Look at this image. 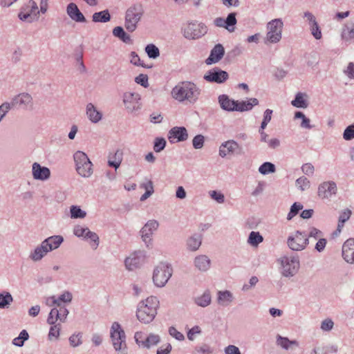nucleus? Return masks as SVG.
I'll list each match as a JSON object with an SVG mask.
<instances>
[{"instance_id":"ddd939ff","label":"nucleus","mask_w":354,"mask_h":354,"mask_svg":"<svg viewBox=\"0 0 354 354\" xmlns=\"http://www.w3.org/2000/svg\"><path fill=\"white\" fill-rule=\"evenodd\" d=\"M10 108L18 107L22 109H31L33 106L32 96L27 93H22L12 97L10 102Z\"/></svg>"},{"instance_id":"6e6552de","label":"nucleus","mask_w":354,"mask_h":354,"mask_svg":"<svg viewBox=\"0 0 354 354\" xmlns=\"http://www.w3.org/2000/svg\"><path fill=\"white\" fill-rule=\"evenodd\" d=\"M309 244L308 234L305 232L297 230L287 239L288 248L293 251L304 250Z\"/></svg>"},{"instance_id":"c85d7f7f","label":"nucleus","mask_w":354,"mask_h":354,"mask_svg":"<svg viewBox=\"0 0 354 354\" xmlns=\"http://www.w3.org/2000/svg\"><path fill=\"white\" fill-rule=\"evenodd\" d=\"M202 243V236L201 234H194L187 240V247L190 251L194 252L198 250Z\"/></svg>"},{"instance_id":"cd10ccee","label":"nucleus","mask_w":354,"mask_h":354,"mask_svg":"<svg viewBox=\"0 0 354 354\" xmlns=\"http://www.w3.org/2000/svg\"><path fill=\"white\" fill-rule=\"evenodd\" d=\"M217 295V302L222 306H229L234 299L233 294L229 290H220L218 292Z\"/></svg>"},{"instance_id":"6e6d98bb","label":"nucleus","mask_w":354,"mask_h":354,"mask_svg":"<svg viewBox=\"0 0 354 354\" xmlns=\"http://www.w3.org/2000/svg\"><path fill=\"white\" fill-rule=\"evenodd\" d=\"M84 238L90 239L91 241L94 243V249H96L99 245V236L95 232L90 231L89 229L88 230V231H86Z\"/></svg>"},{"instance_id":"8fccbe9b","label":"nucleus","mask_w":354,"mask_h":354,"mask_svg":"<svg viewBox=\"0 0 354 354\" xmlns=\"http://www.w3.org/2000/svg\"><path fill=\"white\" fill-rule=\"evenodd\" d=\"M61 330V324H57L51 325V327L50 328L49 333H48V338L49 339H52L53 337H55V339H58Z\"/></svg>"},{"instance_id":"393cba45","label":"nucleus","mask_w":354,"mask_h":354,"mask_svg":"<svg viewBox=\"0 0 354 354\" xmlns=\"http://www.w3.org/2000/svg\"><path fill=\"white\" fill-rule=\"evenodd\" d=\"M63 241L64 238L62 236L54 235L44 239L42 242L46 248H47L48 252H50L58 248Z\"/></svg>"},{"instance_id":"a211bd4d","label":"nucleus","mask_w":354,"mask_h":354,"mask_svg":"<svg viewBox=\"0 0 354 354\" xmlns=\"http://www.w3.org/2000/svg\"><path fill=\"white\" fill-rule=\"evenodd\" d=\"M32 174L35 180L45 181L50 178V170L38 162H34L32 165Z\"/></svg>"},{"instance_id":"6ab92c4d","label":"nucleus","mask_w":354,"mask_h":354,"mask_svg":"<svg viewBox=\"0 0 354 354\" xmlns=\"http://www.w3.org/2000/svg\"><path fill=\"white\" fill-rule=\"evenodd\" d=\"M342 257L348 263L354 264V239L350 238L344 243Z\"/></svg>"},{"instance_id":"0e129e2a","label":"nucleus","mask_w":354,"mask_h":354,"mask_svg":"<svg viewBox=\"0 0 354 354\" xmlns=\"http://www.w3.org/2000/svg\"><path fill=\"white\" fill-rule=\"evenodd\" d=\"M309 27L312 35L316 39H320L322 37V31L317 23H316L315 25H311Z\"/></svg>"},{"instance_id":"f8f14e48","label":"nucleus","mask_w":354,"mask_h":354,"mask_svg":"<svg viewBox=\"0 0 354 354\" xmlns=\"http://www.w3.org/2000/svg\"><path fill=\"white\" fill-rule=\"evenodd\" d=\"M146 258L145 251L138 250L132 253L124 261L126 268L129 270H133L140 268L144 263Z\"/></svg>"},{"instance_id":"ea45409f","label":"nucleus","mask_w":354,"mask_h":354,"mask_svg":"<svg viewBox=\"0 0 354 354\" xmlns=\"http://www.w3.org/2000/svg\"><path fill=\"white\" fill-rule=\"evenodd\" d=\"M351 215V211L348 209H344L339 215L338 219V224L337 231L340 232L342 231V228L344 227V225L346 221H347Z\"/></svg>"},{"instance_id":"0eeeda50","label":"nucleus","mask_w":354,"mask_h":354,"mask_svg":"<svg viewBox=\"0 0 354 354\" xmlns=\"http://www.w3.org/2000/svg\"><path fill=\"white\" fill-rule=\"evenodd\" d=\"M172 275V268L165 263H160L154 269L153 281L158 287H163Z\"/></svg>"},{"instance_id":"4d7b16f0","label":"nucleus","mask_w":354,"mask_h":354,"mask_svg":"<svg viewBox=\"0 0 354 354\" xmlns=\"http://www.w3.org/2000/svg\"><path fill=\"white\" fill-rule=\"evenodd\" d=\"M236 111H246L252 109V104H250L249 101H236Z\"/></svg>"},{"instance_id":"7ed1b4c3","label":"nucleus","mask_w":354,"mask_h":354,"mask_svg":"<svg viewBox=\"0 0 354 354\" xmlns=\"http://www.w3.org/2000/svg\"><path fill=\"white\" fill-rule=\"evenodd\" d=\"M111 342L118 354H128L126 335L118 322H113L110 331Z\"/></svg>"},{"instance_id":"e2e57ef3","label":"nucleus","mask_w":354,"mask_h":354,"mask_svg":"<svg viewBox=\"0 0 354 354\" xmlns=\"http://www.w3.org/2000/svg\"><path fill=\"white\" fill-rule=\"evenodd\" d=\"M195 351L198 353L201 354H211L213 352V350L211 348V347L206 344H203L201 346H197L195 347Z\"/></svg>"},{"instance_id":"4468645a","label":"nucleus","mask_w":354,"mask_h":354,"mask_svg":"<svg viewBox=\"0 0 354 354\" xmlns=\"http://www.w3.org/2000/svg\"><path fill=\"white\" fill-rule=\"evenodd\" d=\"M229 78L228 73L218 67H214L206 72L204 79L211 83L222 84Z\"/></svg>"},{"instance_id":"39448f33","label":"nucleus","mask_w":354,"mask_h":354,"mask_svg":"<svg viewBox=\"0 0 354 354\" xmlns=\"http://www.w3.org/2000/svg\"><path fill=\"white\" fill-rule=\"evenodd\" d=\"M73 159L79 175L84 178H88L93 174V164L84 152L77 151L74 153Z\"/></svg>"},{"instance_id":"f3484780","label":"nucleus","mask_w":354,"mask_h":354,"mask_svg":"<svg viewBox=\"0 0 354 354\" xmlns=\"http://www.w3.org/2000/svg\"><path fill=\"white\" fill-rule=\"evenodd\" d=\"M140 100V95L137 93L127 92L123 95V103L126 109L129 112H133L139 109L138 102Z\"/></svg>"},{"instance_id":"9d476101","label":"nucleus","mask_w":354,"mask_h":354,"mask_svg":"<svg viewBox=\"0 0 354 354\" xmlns=\"http://www.w3.org/2000/svg\"><path fill=\"white\" fill-rule=\"evenodd\" d=\"M207 26L202 23H189L183 29V36L189 39L201 37L207 32Z\"/></svg>"},{"instance_id":"c03bdc74","label":"nucleus","mask_w":354,"mask_h":354,"mask_svg":"<svg viewBox=\"0 0 354 354\" xmlns=\"http://www.w3.org/2000/svg\"><path fill=\"white\" fill-rule=\"evenodd\" d=\"M275 170V165L270 162L263 163L259 168V171L263 175L274 173Z\"/></svg>"},{"instance_id":"774afa93","label":"nucleus","mask_w":354,"mask_h":354,"mask_svg":"<svg viewBox=\"0 0 354 354\" xmlns=\"http://www.w3.org/2000/svg\"><path fill=\"white\" fill-rule=\"evenodd\" d=\"M322 232L318 230L317 228L312 227L309 229V233L308 234V239L311 237L315 239H319L320 238L322 237Z\"/></svg>"},{"instance_id":"338daca9","label":"nucleus","mask_w":354,"mask_h":354,"mask_svg":"<svg viewBox=\"0 0 354 354\" xmlns=\"http://www.w3.org/2000/svg\"><path fill=\"white\" fill-rule=\"evenodd\" d=\"M302 172L308 176H312L315 172V167L311 163H305L301 166Z\"/></svg>"},{"instance_id":"f704fd0d","label":"nucleus","mask_w":354,"mask_h":354,"mask_svg":"<svg viewBox=\"0 0 354 354\" xmlns=\"http://www.w3.org/2000/svg\"><path fill=\"white\" fill-rule=\"evenodd\" d=\"M342 38L345 41L354 40V24H346L342 30Z\"/></svg>"},{"instance_id":"dca6fc26","label":"nucleus","mask_w":354,"mask_h":354,"mask_svg":"<svg viewBox=\"0 0 354 354\" xmlns=\"http://www.w3.org/2000/svg\"><path fill=\"white\" fill-rule=\"evenodd\" d=\"M187 138V131L184 127H174L168 132V140L171 143L185 141Z\"/></svg>"},{"instance_id":"412c9836","label":"nucleus","mask_w":354,"mask_h":354,"mask_svg":"<svg viewBox=\"0 0 354 354\" xmlns=\"http://www.w3.org/2000/svg\"><path fill=\"white\" fill-rule=\"evenodd\" d=\"M225 54V49L222 44H218L211 50L209 57L205 59L207 65L218 62Z\"/></svg>"},{"instance_id":"3c124183","label":"nucleus","mask_w":354,"mask_h":354,"mask_svg":"<svg viewBox=\"0 0 354 354\" xmlns=\"http://www.w3.org/2000/svg\"><path fill=\"white\" fill-rule=\"evenodd\" d=\"M59 310L57 308L51 309L48 318L47 323L50 325L55 324L57 320H59Z\"/></svg>"},{"instance_id":"5701e85b","label":"nucleus","mask_w":354,"mask_h":354,"mask_svg":"<svg viewBox=\"0 0 354 354\" xmlns=\"http://www.w3.org/2000/svg\"><path fill=\"white\" fill-rule=\"evenodd\" d=\"M239 147L236 142L230 140L222 143L219 147V156L222 158L232 154Z\"/></svg>"},{"instance_id":"a18cd8bd","label":"nucleus","mask_w":354,"mask_h":354,"mask_svg":"<svg viewBox=\"0 0 354 354\" xmlns=\"http://www.w3.org/2000/svg\"><path fill=\"white\" fill-rule=\"evenodd\" d=\"M70 212L72 218H83L86 215V212L77 205H72L70 207Z\"/></svg>"},{"instance_id":"f03ea898","label":"nucleus","mask_w":354,"mask_h":354,"mask_svg":"<svg viewBox=\"0 0 354 354\" xmlns=\"http://www.w3.org/2000/svg\"><path fill=\"white\" fill-rule=\"evenodd\" d=\"M158 305V298L153 296L149 297L145 300L139 302L136 312L138 319L143 324L151 322L157 314Z\"/></svg>"},{"instance_id":"680f3d73","label":"nucleus","mask_w":354,"mask_h":354,"mask_svg":"<svg viewBox=\"0 0 354 354\" xmlns=\"http://www.w3.org/2000/svg\"><path fill=\"white\" fill-rule=\"evenodd\" d=\"M169 335L174 337L178 341H183L185 339L184 335L179 332L175 327L171 326L169 328Z\"/></svg>"},{"instance_id":"e433bc0d","label":"nucleus","mask_w":354,"mask_h":354,"mask_svg":"<svg viewBox=\"0 0 354 354\" xmlns=\"http://www.w3.org/2000/svg\"><path fill=\"white\" fill-rule=\"evenodd\" d=\"M305 96H306L305 93H297L295 99L291 102L292 105L297 108H306L308 103L304 98Z\"/></svg>"},{"instance_id":"79ce46f5","label":"nucleus","mask_w":354,"mask_h":354,"mask_svg":"<svg viewBox=\"0 0 354 354\" xmlns=\"http://www.w3.org/2000/svg\"><path fill=\"white\" fill-rule=\"evenodd\" d=\"M145 52L148 57L151 59H156L160 55V50L158 48L153 44L146 46Z\"/></svg>"},{"instance_id":"13d9d810","label":"nucleus","mask_w":354,"mask_h":354,"mask_svg":"<svg viewBox=\"0 0 354 354\" xmlns=\"http://www.w3.org/2000/svg\"><path fill=\"white\" fill-rule=\"evenodd\" d=\"M343 138L345 140H351L354 139V124L348 126L344 133H343Z\"/></svg>"},{"instance_id":"1a4fd4ad","label":"nucleus","mask_w":354,"mask_h":354,"mask_svg":"<svg viewBox=\"0 0 354 354\" xmlns=\"http://www.w3.org/2000/svg\"><path fill=\"white\" fill-rule=\"evenodd\" d=\"M282 274L286 277L295 276L299 269V260L297 256L283 257L281 259Z\"/></svg>"},{"instance_id":"7c9ffc66","label":"nucleus","mask_w":354,"mask_h":354,"mask_svg":"<svg viewBox=\"0 0 354 354\" xmlns=\"http://www.w3.org/2000/svg\"><path fill=\"white\" fill-rule=\"evenodd\" d=\"M276 342L278 346H280L286 350L292 348V346L297 347L299 346V344L296 340H290L288 337H284L279 335L277 336Z\"/></svg>"},{"instance_id":"c9c22d12","label":"nucleus","mask_w":354,"mask_h":354,"mask_svg":"<svg viewBox=\"0 0 354 354\" xmlns=\"http://www.w3.org/2000/svg\"><path fill=\"white\" fill-rule=\"evenodd\" d=\"M94 22L106 23L110 21L111 15L108 10L95 12L92 16Z\"/></svg>"},{"instance_id":"f257e3e1","label":"nucleus","mask_w":354,"mask_h":354,"mask_svg":"<svg viewBox=\"0 0 354 354\" xmlns=\"http://www.w3.org/2000/svg\"><path fill=\"white\" fill-rule=\"evenodd\" d=\"M199 88L193 82H182L176 85L171 91V96L176 100L183 102L187 101L195 103L200 95Z\"/></svg>"},{"instance_id":"052dcab7","label":"nucleus","mask_w":354,"mask_h":354,"mask_svg":"<svg viewBox=\"0 0 354 354\" xmlns=\"http://www.w3.org/2000/svg\"><path fill=\"white\" fill-rule=\"evenodd\" d=\"M130 62L135 66H141L145 68H150L151 66H147L143 63L140 62V59L138 54L133 51L130 54Z\"/></svg>"},{"instance_id":"49530a36","label":"nucleus","mask_w":354,"mask_h":354,"mask_svg":"<svg viewBox=\"0 0 354 354\" xmlns=\"http://www.w3.org/2000/svg\"><path fill=\"white\" fill-rule=\"evenodd\" d=\"M295 185L299 189L303 192L308 189L310 187V183L307 178L301 176L296 180Z\"/></svg>"},{"instance_id":"b1692460","label":"nucleus","mask_w":354,"mask_h":354,"mask_svg":"<svg viewBox=\"0 0 354 354\" xmlns=\"http://www.w3.org/2000/svg\"><path fill=\"white\" fill-rule=\"evenodd\" d=\"M86 113L88 118L93 123H97L102 118V113L98 111L92 103L87 104Z\"/></svg>"},{"instance_id":"473e14b6","label":"nucleus","mask_w":354,"mask_h":354,"mask_svg":"<svg viewBox=\"0 0 354 354\" xmlns=\"http://www.w3.org/2000/svg\"><path fill=\"white\" fill-rule=\"evenodd\" d=\"M122 150L118 149L113 156H109L108 165L117 169L122 162Z\"/></svg>"},{"instance_id":"bf43d9fd","label":"nucleus","mask_w":354,"mask_h":354,"mask_svg":"<svg viewBox=\"0 0 354 354\" xmlns=\"http://www.w3.org/2000/svg\"><path fill=\"white\" fill-rule=\"evenodd\" d=\"M333 326H334L333 321L330 318H327V319H324L322 322L320 328L323 331L328 332V331H330L333 328Z\"/></svg>"},{"instance_id":"864d4df0","label":"nucleus","mask_w":354,"mask_h":354,"mask_svg":"<svg viewBox=\"0 0 354 354\" xmlns=\"http://www.w3.org/2000/svg\"><path fill=\"white\" fill-rule=\"evenodd\" d=\"M204 142L205 137L201 134L196 135L192 140L193 147L196 149H200L203 148Z\"/></svg>"},{"instance_id":"2eb2a0df","label":"nucleus","mask_w":354,"mask_h":354,"mask_svg":"<svg viewBox=\"0 0 354 354\" xmlns=\"http://www.w3.org/2000/svg\"><path fill=\"white\" fill-rule=\"evenodd\" d=\"M159 223L156 220H149L141 229L140 234L142 241L145 243L147 247L149 246L151 242V236L154 231L158 227Z\"/></svg>"},{"instance_id":"aec40b11","label":"nucleus","mask_w":354,"mask_h":354,"mask_svg":"<svg viewBox=\"0 0 354 354\" xmlns=\"http://www.w3.org/2000/svg\"><path fill=\"white\" fill-rule=\"evenodd\" d=\"M66 13L71 20L77 23H85L86 19L75 3H69L66 6Z\"/></svg>"},{"instance_id":"9b49d317","label":"nucleus","mask_w":354,"mask_h":354,"mask_svg":"<svg viewBox=\"0 0 354 354\" xmlns=\"http://www.w3.org/2000/svg\"><path fill=\"white\" fill-rule=\"evenodd\" d=\"M337 192V187L335 182L333 180L322 183L317 189V195L322 199L330 200L335 196Z\"/></svg>"},{"instance_id":"603ef678","label":"nucleus","mask_w":354,"mask_h":354,"mask_svg":"<svg viewBox=\"0 0 354 354\" xmlns=\"http://www.w3.org/2000/svg\"><path fill=\"white\" fill-rule=\"evenodd\" d=\"M166 140L163 138H156L154 140L153 150L159 153L162 151L166 146Z\"/></svg>"},{"instance_id":"20e7f679","label":"nucleus","mask_w":354,"mask_h":354,"mask_svg":"<svg viewBox=\"0 0 354 354\" xmlns=\"http://www.w3.org/2000/svg\"><path fill=\"white\" fill-rule=\"evenodd\" d=\"M143 14V7L139 3L133 4L127 10L124 18V27L128 32H133L136 30L138 24Z\"/></svg>"},{"instance_id":"de8ad7c7","label":"nucleus","mask_w":354,"mask_h":354,"mask_svg":"<svg viewBox=\"0 0 354 354\" xmlns=\"http://www.w3.org/2000/svg\"><path fill=\"white\" fill-rule=\"evenodd\" d=\"M303 209V205L299 203H294L290 207V209L287 216V219L290 221L295 217L300 210Z\"/></svg>"},{"instance_id":"5fc2aeb1","label":"nucleus","mask_w":354,"mask_h":354,"mask_svg":"<svg viewBox=\"0 0 354 354\" xmlns=\"http://www.w3.org/2000/svg\"><path fill=\"white\" fill-rule=\"evenodd\" d=\"M209 194L211 198L218 203H223L225 202V196L221 192L212 190L209 192Z\"/></svg>"},{"instance_id":"bb28decb","label":"nucleus","mask_w":354,"mask_h":354,"mask_svg":"<svg viewBox=\"0 0 354 354\" xmlns=\"http://www.w3.org/2000/svg\"><path fill=\"white\" fill-rule=\"evenodd\" d=\"M218 102L221 107L227 111H236V101L231 100L226 95H221L218 97Z\"/></svg>"},{"instance_id":"423d86ee","label":"nucleus","mask_w":354,"mask_h":354,"mask_svg":"<svg viewBox=\"0 0 354 354\" xmlns=\"http://www.w3.org/2000/svg\"><path fill=\"white\" fill-rule=\"evenodd\" d=\"M283 23L281 19H274L267 24V33L265 38V43L276 44L282 37V30Z\"/></svg>"},{"instance_id":"a19ab883","label":"nucleus","mask_w":354,"mask_h":354,"mask_svg":"<svg viewBox=\"0 0 354 354\" xmlns=\"http://www.w3.org/2000/svg\"><path fill=\"white\" fill-rule=\"evenodd\" d=\"M29 338V335L26 330H22L19 336L14 338L12 340V344L15 346L21 347L24 344V342Z\"/></svg>"},{"instance_id":"2f4dec72","label":"nucleus","mask_w":354,"mask_h":354,"mask_svg":"<svg viewBox=\"0 0 354 354\" xmlns=\"http://www.w3.org/2000/svg\"><path fill=\"white\" fill-rule=\"evenodd\" d=\"M113 35L126 44H131L132 39L122 26H116L113 30Z\"/></svg>"},{"instance_id":"a878e982","label":"nucleus","mask_w":354,"mask_h":354,"mask_svg":"<svg viewBox=\"0 0 354 354\" xmlns=\"http://www.w3.org/2000/svg\"><path fill=\"white\" fill-rule=\"evenodd\" d=\"M48 250L44 245L43 242L40 245L37 246L35 249L32 251L29 255V257L33 261H39L41 260L48 253Z\"/></svg>"},{"instance_id":"c756f323","label":"nucleus","mask_w":354,"mask_h":354,"mask_svg":"<svg viewBox=\"0 0 354 354\" xmlns=\"http://www.w3.org/2000/svg\"><path fill=\"white\" fill-rule=\"evenodd\" d=\"M212 301V296L209 290H205L203 295L194 298V303L201 307L205 308L208 306Z\"/></svg>"},{"instance_id":"72a5a7b5","label":"nucleus","mask_w":354,"mask_h":354,"mask_svg":"<svg viewBox=\"0 0 354 354\" xmlns=\"http://www.w3.org/2000/svg\"><path fill=\"white\" fill-rule=\"evenodd\" d=\"M236 12H230L226 19H224L223 28L227 30L230 32H232L235 30V25L237 23L236 18Z\"/></svg>"},{"instance_id":"37998d69","label":"nucleus","mask_w":354,"mask_h":354,"mask_svg":"<svg viewBox=\"0 0 354 354\" xmlns=\"http://www.w3.org/2000/svg\"><path fill=\"white\" fill-rule=\"evenodd\" d=\"M160 342V337L158 335L150 334L145 339L143 348H149L151 346L156 345Z\"/></svg>"},{"instance_id":"69168bd1","label":"nucleus","mask_w":354,"mask_h":354,"mask_svg":"<svg viewBox=\"0 0 354 354\" xmlns=\"http://www.w3.org/2000/svg\"><path fill=\"white\" fill-rule=\"evenodd\" d=\"M135 82L145 88H147L149 86L148 76L147 75L140 74L135 78Z\"/></svg>"},{"instance_id":"58836bf2","label":"nucleus","mask_w":354,"mask_h":354,"mask_svg":"<svg viewBox=\"0 0 354 354\" xmlns=\"http://www.w3.org/2000/svg\"><path fill=\"white\" fill-rule=\"evenodd\" d=\"M263 241V237L259 232H251L249 234L248 243L253 246L257 247L258 245Z\"/></svg>"},{"instance_id":"4be33fe9","label":"nucleus","mask_w":354,"mask_h":354,"mask_svg":"<svg viewBox=\"0 0 354 354\" xmlns=\"http://www.w3.org/2000/svg\"><path fill=\"white\" fill-rule=\"evenodd\" d=\"M194 265L197 270L205 272L210 269L212 261L207 255L200 254L194 258Z\"/></svg>"},{"instance_id":"09e8293b","label":"nucleus","mask_w":354,"mask_h":354,"mask_svg":"<svg viewBox=\"0 0 354 354\" xmlns=\"http://www.w3.org/2000/svg\"><path fill=\"white\" fill-rule=\"evenodd\" d=\"M82 333H77L73 334L68 339L70 345L73 347H77L82 344Z\"/></svg>"},{"instance_id":"4c0bfd02","label":"nucleus","mask_w":354,"mask_h":354,"mask_svg":"<svg viewBox=\"0 0 354 354\" xmlns=\"http://www.w3.org/2000/svg\"><path fill=\"white\" fill-rule=\"evenodd\" d=\"M13 298L8 292H3L0 293V308H8L12 302Z\"/></svg>"}]
</instances>
